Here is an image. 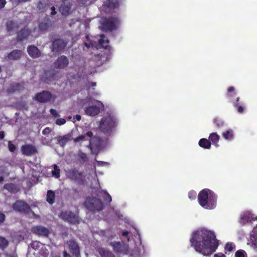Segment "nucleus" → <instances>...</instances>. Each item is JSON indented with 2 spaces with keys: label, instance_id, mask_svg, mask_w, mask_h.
Here are the masks:
<instances>
[{
  "label": "nucleus",
  "instance_id": "nucleus-35",
  "mask_svg": "<svg viewBox=\"0 0 257 257\" xmlns=\"http://www.w3.org/2000/svg\"><path fill=\"white\" fill-rule=\"evenodd\" d=\"M9 245V241L4 237L0 236V249L4 250Z\"/></svg>",
  "mask_w": 257,
  "mask_h": 257
},
{
  "label": "nucleus",
  "instance_id": "nucleus-51",
  "mask_svg": "<svg viewBox=\"0 0 257 257\" xmlns=\"http://www.w3.org/2000/svg\"><path fill=\"white\" fill-rule=\"evenodd\" d=\"M196 193L195 191H190L188 193V196L191 199H194L196 198Z\"/></svg>",
  "mask_w": 257,
  "mask_h": 257
},
{
  "label": "nucleus",
  "instance_id": "nucleus-40",
  "mask_svg": "<svg viewBox=\"0 0 257 257\" xmlns=\"http://www.w3.org/2000/svg\"><path fill=\"white\" fill-rule=\"evenodd\" d=\"M78 158L81 159L83 162H86L88 160V158L87 154L82 151H79L78 153Z\"/></svg>",
  "mask_w": 257,
  "mask_h": 257
},
{
  "label": "nucleus",
  "instance_id": "nucleus-12",
  "mask_svg": "<svg viewBox=\"0 0 257 257\" xmlns=\"http://www.w3.org/2000/svg\"><path fill=\"white\" fill-rule=\"evenodd\" d=\"M66 244L73 255L76 257H78L80 255V247L78 243L74 239L67 240Z\"/></svg>",
  "mask_w": 257,
  "mask_h": 257
},
{
  "label": "nucleus",
  "instance_id": "nucleus-28",
  "mask_svg": "<svg viewBox=\"0 0 257 257\" xmlns=\"http://www.w3.org/2000/svg\"><path fill=\"white\" fill-rule=\"evenodd\" d=\"M100 39L99 40V44L101 46L102 48H104L105 49H107L109 47V40L104 34H101L100 36Z\"/></svg>",
  "mask_w": 257,
  "mask_h": 257
},
{
  "label": "nucleus",
  "instance_id": "nucleus-24",
  "mask_svg": "<svg viewBox=\"0 0 257 257\" xmlns=\"http://www.w3.org/2000/svg\"><path fill=\"white\" fill-rule=\"evenodd\" d=\"M104 6L110 10L115 9L119 6V0H105Z\"/></svg>",
  "mask_w": 257,
  "mask_h": 257
},
{
  "label": "nucleus",
  "instance_id": "nucleus-3",
  "mask_svg": "<svg viewBox=\"0 0 257 257\" xmlns=\"http://www.w3.org/2000/svg\"><path fill=\"white\" fill-rule=\"evenodd\" d=\"M85 207L93 213L102 211L105 207V203L96 197H87L84 203Z\"/></svg>",
  "mask_w": 257,
  "mask_h": 257
},
{
  "label": "nucleus",
  "instance_id": "nucleus-56",
  "mask_svg": "<svg viewBox=\"0 0 257 257\" xmlns=\"http://www.w3.org/2000/svg\"><path fill=\"white\" fill-rule=\"evenodd\" d=\"M73 119L78 121H80L81 119V116L79 114L74 115Z\"/></svg>",
  "mask_w": 257,
  "mask_h": 257
},
{
  "label": "nucleus",
  "instance_id": "nucleus-19",
  "mask_svg": "<svg viewBox=\"0 0 257 257\" xmlns=\"http://www.w3.org/2000/svg\"><path fill=\"white\" fill-rule=\"evenodd\" d=\"M59 73L55 70H50L45 72L46 76V82L49 83L55 80L58 79V75Z\"/></svg>",
  "mask_w": 257,
  "mask_h": 257
},
{
  "label": "nucleus",
  "instance_id": "nucleus-13",
  "mask_svg": "<svg viewBox=\"0 0 257 257\" xmlns=\"http://www.w3.org/2000/svg\"><path fill=\"white\" fill-rule=\"evenodd\" d=\"M69 63V59L64 55H61L55 61L54 66L57 69H64Z\"/></svg>",
  "mask_w": 257,
  "mask_h": 257
},
{
  "label": "nucleus",
  "instance_id": "nucleus-39",
  "mask_svg": "<svg viewBox=\"0 0 257 257\" xmlns=\"http://www.w3.org/2000/svg\"><path fill=\"white\" fill-rule=\"evenodd\" d=\"M60 170L59 167L56 165H54V170L52 171L53 176L57 179L59 178L60 176Z\"/></svg>",
  "mask_w": 257,
  "mask_h": 257
},
{
  "label": "nucleus",
  "instance_id": "nucleus-25",
  "mask_svg": "<svg viewBox=\"0 0 257 257\" xmlns=\"http://www.w3.org/2000/svg\"><path fill=\"white\" fill-rule=\"evenodd\" d=\"M24 89V83L14 82L11 84L8 91L10 92H14L16 91L22 90Z\"/></svg>",
  "mask_w": 257,
  "mask_h": 257
},
{
  "label": "nucleus",
  "instance_id": "nucleus-57",
  "mask_svg": "<svg viewBox=\"0 0 257 257\" xmlns=\"http://www.w3.org/2000/svg\"><path fill=\"white\" fill-rule=\"evenodd\" d=\"M51 14L52 15H55L56 14V9H55V8L54 6H52L51 8Z\"/></svg>",
  "mask_w": 257,
  "mask_h": 257
},
{
  "label": "nucleus",
  "instance_id": "nucleus-53",
  "mask_svg": "<svg viewBox=\"0 0 257 257\" xmlns=\"http://www.w3.org/2000/svg\"><path fill=\"white\" fill-rule=\"evenodd\" d=\"M5 215L3 213L0 212V224L3 223L5 221Z\"/></svg>",
  "mask_w": 257,
  "mask_h": 257
},
{
  "label": "nucleus",
  "instance_id": "nucleus-60",
  "mask_svg": "<svg viewBox=\"0 0 257 257\" xmlns=\"http://www.w3.org/2000/svg\"><path fill=\"white\" fill-rule=\"evenodd\" d=\"M5 137V134L3 131L0 132V140L3 139Z\"/></svg>",
  "mask_w": 257,
  "mask_h": 257
},
{
  "label": "nucleus",
  "instance_id": "nucleus-54",
  "mask_svg": "<svg viewBox=\"0 0 257 257\" xmlns=\"http://www.w3.org/2000/svg\"><path fill=\"white\" fill-rule=\"evenodd\" d=\"M6 0H0V9L3 8L6 4Z\"/></svg>",
  "mask_w": 257,
  "mask_h": 257
},
{
  "label": "nucleus",
  "instance_id": "nucleus-17",
  "mask_svg": "<svg viewBox=\"0 0 257 257\" xmlns=\"http://www.w3.org/2000/svg\"><path fill=\"white\" fill-rule=\"evenodd\" d=\"M72 5L67 0H64L59 7V11L63 16H67L69 14Z\"/></svg>",
  "mask_w": 257,
  "mask_h": 257
},
{
  "label": "nucleus",
  "instance_id": "nucleus-50",
  "mask_svg": "<svg viewBox=\"0 0 257 257\" xmlns=\"http://www.w3.org/2000/svg\"><path fill=\"white\" fill-rule=\"evenodd\" d=\"M85 136L84 135H81L80 136H78V137L74 139V141L75 143H78L80 141H83L84 140Z\"/></svg>",
  "mask_w": 257,
  "mask_h": 257
},
{
  "label": "nucleus",
  "instance_id": "nucleus-46",
  "mask_svg": "<svg viewBox=\"0 0 257 257\" xmlns=\"http://www.w3.org/2000/svg\"><path fill=\"white\" fill-rule=\"evenodd\" d=\"M8 148L11 152H14L16 150V146L12 144L11 141L8 142Z\"/></svg>",
  "mask_w": 257,
  "mask_h": 257
},
{
  "label": "nucleus",
  "instance_id": "nucleus-34",
  "mask_svg": "<svg viewBox=\"0 0 257 257\" xmlns=\"http://www.w3.org/2000/svg\"><path fill=\"white\" fill-rule=\"evenodd\" d=\"M101 257H115V255L110 251L101 248L99 250Z\"/></svg>",
  "mask_w": 257,
  "mask_h": 257
},
{
  "label": "nucleus",
  "instance_id": "nucleus-38",
  "mask_svg": "<svg viewBox=\"0 0 257 257\" xmlns=\"http://www.w3.org/2000/svg\"><path fill=\"white\" fill-rule=\"evenodd\" d=\"M86 135L89 138H90V139L89 140V146L91 148H94V146L93 145V141L94 140H97V138L96 137H93V133L91 131L87 132L86 134Z\"/></svg>",
  "mask_w": 257,
  "mask_h": 257
},
{
  "label": "nucleus",
  "instance_id": "nucleus-20",
  "mask_svg": "<svg viewBox=\"0 0 257 257\" xmlns=\"http://www.w3.org/2000/svg\"><path fill=\"white\" fill-rule=\"evenodd\" d=\"M31 34V31L26 28L22 29L18 34L17 40L18 41L21 42L25 39H27Z\"/></svg>",
  "mask_w": 257,
  "mask_h": 257
},
{
  "label": "nucleus",
  "instance_id": "nucleus-37",
  "mask_svg": "<svg viewBox=\"0 0 257 257\" xmlns=\"http://www.w3.org/2000/svg\"><path fill=\"white\" fill-rule=\"evenodd\" d=\"M239 97H236L235 101L233 103V106L237 109L238 112L242 113L244 111V108L242 106L239 104Z\"/></svg>",
  "mask_w": 257,
  "mask_h": 257
},
{
  "label": "nucleus",
  "instance_id": "nucleus-9",
  "mask_svg": "<svg viewBox=\"0 0 257 257\" xmlns=\"http://www.w3.org/2000/svg\"><path fill=\"white\" fill-rule=\"evenodd\" d=\"M36 100L41 103H46L53 100V97L52 93L46 90H43L41 92L37 93L35 96Z\"/></svg>",
  "mask_w": 257,
  "mask_h": 257
},
{
  "label": "nucleus",
  "instance_id": "nucleus-63",
  "mask_svg": "<svg viewBox=\"0 0 257 257\" xmlns=\"http://www.w3.org/2000/svg\"><path fill=\"white\" fill-rule=\"evenodd\" d=\"M96 83H95V82H91V86H92V87H95V86H96Z\"/></svg>",
  "mask_w": 257,
  "mask_h": 257
},
{
  "label": "nucleus",
  "instance_id": "nucleus-22",
  "mask_svg": "<svg viewBox=\"0 0 257 257\" xmlns=\"http://www.w3.org/2000/svg\"><path fill=\"white\" fill-rule=\"evenodd\" d=\"M85 112L87 115L93 116L99 113L100 108L96 105H91L86 107Z\"/></svg>",
  "mask_w": 257,
  "mask_h": 257
},
{
  "label": "nucleus",
  "instance_id": "nucleus-42",
  "mask_svg": "<svg viewBox=\"0 0 257 257\" xmlns=\"http://www.w3.org/2000/svg\"><path fill=\"white\" fill-rule=\"evenodd\" d=\"M68 140V138L66 136L59 137L57 139V141L62 146H64Z\"/></svg>",
  "mask_w": 257,
  "mask_h": 257
},
{
  "label": "nucleus",
  "instance_id": "nucleus-31",
  "mask_svg": "<svg viewBox=\"0 0 257 257\" xmlns=\"http://www.w3.org/2000/svg\"><path fill=\"white\" fill-rule=\"evenodd\" d=\"M213 122L217 129H221L226 126L225 122L218 117L214 118Z\"/></svg>",
  "mask_w": 257,
  "mask_h": 257
},
{
  "label": "nucleus",
  "instance_id": "nucleus-18",
  "mask_svg": "<svg viewBox=\"0 0 257 257\" xmlns=\"http://www.w3.org/2000/svg\"><path fill=\"white\" fill-rule=\"evenodd\" d=\"M27 52L28 54L33 58H37L41 56V52L34 45H29L27 48Z\"/></svg>",
  "mask_w": 257,
  "mask_h": 257
},
{
  "label": "nucleus",
  "instance_id": "nucleus-33",
  "mask_svg": "<svg viewBox=\"0 0 257 257\" xmlns=\"http://www.w3.org/2000/svg\"><path fill=\"white\" fill-rule=\"evenodd\" d=\"M199 145L201 148L206 149H209L211 148V143L208 140L203 138L199 140Z\"/></svg>",
  "mask_w": 257,
  "mask_h": 257
},
{
  "label": "nucleus",
  "instance_id": "nucleus-16",
  "mask_svg": "<svg viewBox=\"0 0 257 257\" xmlns=\"http://www.w3.org/2000/svg\"><path fill=\"white\" fill-rule=\"evenodd\" d=\"M21 151L23 154L27 156H32L37 153L36 147L29 144L23 145L22 147Z\"/></svg>",
  "mask_w": 257,
  "mask_h": 257
},
{
  "label": "nucleus",
  "instance_id": "nucleus-6",
  "mask_svg": "<svg viewBox=\"0 0 257 257\" xmlns=\"http://www.w3.org/2000/svg\"><path fill=\"white\" fill-rule=\"evenodd\" d=\"M66 176L71 181L76 182L81 185L84 182V176L82 172H79L76 168H71L66 171Z\"/></svg>",
  "mask_w": 257,
  "mask_h": 257
},
{
  "label": "nucleus",
  "instance_id": "nucleus-26",
  "mask_svg": "<svg viewBox=\"0 0 257 257\" xmlns=\"http://www.w3.org/2000/svg\"><path fill=\"white\" fill-rule=\"evenodd\" d=\"M101 197L103 198L106 205L109 204L112 201L111 197L109 194L104 190H101L99 192Z\"/></svg>",
  "mask_w": 257,
  "mask_h": 257
},
{
  "label": "nucleus",
  "instance_id": "nucleus-61",
  "mask_svg": "<svg viewBox=\"0 0 257 257\" xmlns=\"http://www.w3.org/2000/svg\"><path fill=\"white\" fill-rule=\"evenodd\" d=\"M63 257H69V254L66 251L64 250L63 252Z\"/></svg>",
  "mask_w": 257,
  "mask_h": 257
},
{
  "label": "nucleus",
  "instance_id": "nucleus-64",
  "mask_svg": "<svg viewBox=\"0 0 257 257\" xmlns=\"http://www.w3.org/2000/svg\"><path fill=\"white\" fill-rule=\"evenodd\" d=\"M84 45L87 48H89L90 47V45L89 44L86 43H84Z\"/></svg>",
  "mask_w": 257,
  "mask_h": 257
},
{
  "label": "nucleus",
  "instance_id": "nucleus-14",
  "mask_svg": "<svg viewBox=\"0 0 257 257\" xmlns=\"http://www.w3.org/2000/svg\"><path fill=\"white\" fill-rule=\"evenodd\" d=\"M255 220H257V216H255L249 211H246L241 214L239 222L240 224L244 225L247 222H251Z\"/></svg>",
  "mask_w": 257,
  "mask_h": 257
},
{
  "label": "nucleus",
  "instance_id": "nucleus-58",
  "mask_svg": "<svg viewBox=\"0 0 257 257\" xmlns=\"http://www.w3.org/2000/svg\"><path fill=\"white\" fill-rule=\"evenodd\" d=\"M234 90V88L233 87H232V86L229 87L228 88V90H227L228 94H227V95L228 96H229V93L231 92H233Z\"/></svg>",
  "mask_w": 257,
  "mask_h": 257
},
{
  "label": "nucleus",
  "instance_id": "nucleus-52",
  "mask_svg": "<svg viewBox=\"0 0 257 257\" xmlns=\"http://www.w3.org/2000/svg\"><path fill=\"white\" fill-rule=\"evenodd\" d=\"M129 232L128 231H122L121 234L123 236L127 238V240H130V236L128 235Z\"/></svg>",
  "mask_w": 257,
  "mask_h": 257
},
{
  "label": "nucleus",
  "instance_id": "nucleus-29",
  "mask_svg": "<svg viewBox=\"0 0 257 257\" xmlns=\"http://www.w3.org/2000/svg\"><path fill=\"white\" fill-rule=\"evenodd\" d=\"M55 194L54 191L49 190L47 191L46 195V200L51 205H52L55 202Z\"/></svg>",
  "mask_w": 257,
  "mask_h": 257
},
{
  "label": "nucleus",
  "instance_id": "nucleus-55",
  "mask_svg": "<svg viewBox=\"0 0 257 257\" xmlns=\"http://www.w3.org/2000/svg\"><path fill=\"white\" fill-rule=\"evenodd\" d=\"M214 257H226V256L224 254L219 252V253H215L214 255Z\"/></svg>",
  "mask_w": 257,
  "mask_h": 257
},
{
  "label": "nucleus",
  "instance_id": "nucleus-1",
  "mask_svg": "<svg viewBox=\"0 0 257 257\" xmlns=\"http://www.w3.org/2000/svg\"><path fill=\"white\" fill-rule=\"evenodd\" d=\"M191 246L204 256H209L217 249L219 243L214 231L202 229L194 232L190 239Z\"/></svg>",
  "mask_w": 257,
  "mask_h": 257
},
{
  "label": "nucleus",
  "instance_id": "nucleus-2",
  "mask_svg": "<svg viewBox=\"0 0 257 257\" xmlns=\"http://www.w3.org/2000/svg\"><path fill=\"white\" fill-rule=\"evenodd\" d=\"M198 200L199 204L206 209L215 208L217 203V195L211 190L204 189L198 194Z\"/></svg>",
  "mask_w": 257,
  "mask_h": 257
},
{
  "label": "nucleus",
  "instance_id": "nucleus-30",
  "mask_svg": "<svg viewBox=\"0 0 257 257\" xmlns=\"http://www.w3.org/2000/svg\"><path fill=\"white\" fill-rule=\"evenodd\" d=\"M6 28L8 32L11 33L18 29V26L13 21H9L7 22Z\"/></svg>",
  "mask_w": 257,
  "mask_h": 257
},
{
  "label": "nucleus",
  "instance_id": "nucleus-47",
  "mask_svg": "<svg viewBox=\"0 0 257 257\" xmlns=\"http://www.w3.org/2000/svg\"><path fill=\"white\" fill-rule=\"evenodd\" d=\"M225 250L227 251H231L233 250V246L232 243H226L225 245Z\"/></svg>",
  "mask_w": 257,
  "mask_h": 257
},
{
  "label": "nucleus",
  "instance_id": "nucleus-36",
  "mask_svg": "<svg viewBox=\"0 0 257 257\" xmlns=\"http://www.w3.org/2000/svg\"><path fill=\"white\" fill-rule=\"evenodd\" d=\"M222 137L226 140L232 139L233 137V131L231 129H229L222 134Z\"/></svg>",
  "mask_w": 257,
  "mask_h": 257
},
{
  "label": "nucleus",
  "instance_id": "nucleus-48",
  "mask_svg": "<svg viewBox=\"0 0 257 257\" xmlns=\"http://www.w3.org/2000/svg\"><path fill=\"white\" fill-rule=\"evenodd\" d=\"M55 123L58 125H61L66 123V120L63 118H57L56 120Z\"/></svg>",
  "mask_w": 257,
  "mask_h": 257
},
{
  "label": "nucleus",
  "instance_id": "nucleus-23",
  "mask_svg": "<svg viewBox=\"0 0 257 257\" xmlns=\"http://www.w3.org/2000/svg\"><path fill=\"white\" fill-rule=\"evenodd\" d=\"M4 188L8 190L11 193L16 194L18 193L20 189L18 186L14 183H6L4 186Z\"/></svg>",
  "mask_w": 257,
  "mask_h": 257
},
{
  "label": "nucleus",
  "instance_id": "nucleus-59",
  "mask_svg": "<svg viewBox=\"0 0 257 257\" xmlns=\"http://www.w3.org/2000/svg\"><path fill=\"white\" fill-rule=\"evenodd\" d=\"M79 4H85L89 0H77Z\"/></svg>",
  "mask_w": 257,
  "mask_h": 257
},
{
  "label": "nucleus",
  "instance_id": "nucleus-32",
  "mask_svg": "<svg viewBox=\"0 0 257 257\" xmlns=\"http://www.w3.org/2000/svg\"><path fill=\"white\" fill-rule=\"evenodd\" d=\"M49 27L50 21L48 19L43 20L39 24V28L42 31L47 30Z\"/></svg>",
  "mask_w": 257,
  "mask_h": 257
},
{
  "label": "nucleus",
  "instance_id": "nucleus-8",
  "mask_svg": "<svg viewBox=\"0 0 257 257\" xmlns=\"http://www.w3.org/2000/svg\"><path fill=\"white\" fill-rule=\"evenodd\" d=\"M60 217L63 220L71 223L76 224L79 222L78 216L71 211H62L60 213Z\"/></svg>",
  "mask_w": 257,
  "mask_h": 257
},
{
  "label": "nucleus",
  "instance_id": "nucleus-4",
  "mask_svg": "<svg viewBox=\"0 0 257 257\" xmlns=\"http://www.w3.org/2000/svg\"><path fill=\"white\" fill-rule=\"evenodd\" d=\"M116 125V120L115 118L110 115L103 117L102 118L100 122L99 128L104 134L106 135H110L113 129Z\"/></svg>",
  "mask_w": 257,
  "mask_h": 257
},
{
  "label": "nucleus",
  "instance_id": "nucleus-49",
  "mask_svg": "<svg viewBox=\"0 0 257 257\" xmlns=\"http://www.w3.org/2000/svg\"><path fill=\"white\" fill-rule=\"evenodd\" d=\"M50 112L55 117H57L60 116V114L54 109H50Z\"/></svg>",
  "mask_w": 257,
  "mask_h": 257
},
{
  "label": "nucleus",
  "instance_id": "nucleus-7",
  "mask_svg": "<svg viewBox=\"0 0 257 257\" xmlns=\"http://www.w3.org/2000/svg\"><path fill=\"white\" fill-rule=\"evenodd\" d=\"M110 245L112 247L115 253H119L124 255L127 254L129 252V246L127 244L120 241L111 242Z\"/></svg>",
  "mask_w": 257,
  "mask_h": 257
},
{
  "label": "nucleus",
  "instance_id": "nucleus-11",
  "mask_svg": "<svg viewBox=\"0 0 257 257\" xmlns=\"http://www.w3.org/2000/svg\"><path fill=\"white\" fill-rule=\"evenodd\" d=\"M66 44L67 43L62 39H55L52 44V51L56 53L60 52L64 50L66 46Z\"/></svg>",
  "mask_w": 257,
  "mask_h": 257
},
{
  "label": "nucleus",
  "instance_id": "nucleus-15",
  "mask_svg": "<svg viewBox=\"0 0 257 257\" xmlns=\"http://www.w3.org/2000/svg\"><path fill=\"white\" fill-rule=\"evenodd\" d=\"M32 231L39 236L48 237L50 233L49 230L45 226L37 225L32 228Z\"/></svg>",
  "mask_w": 257,
  "mask_h": 257
},
{
  "label": "nucleus",
  "instance_id": "nucleus-41",
  "mask_svg": "<svg viewBox=\"0 0 257 257\" xmlns=\"http://www.w3.org/2000/svg\"><path fill=\"white\" fill-rule=\"evenodd\" d=\"M43 245L42 243H41L40 241L37 240L33 241L31 243V247L34 249H38L40 247H42V246Z\"/></svg>",
  "mask_w": 257,
  "mask_h": 257
},
{
  "label": "nucleus",
  "instance_id": "nucleus-43",
  "mask_svg": "<svg viewBox=\"0 0 257 257\" xmlns=\"http://www.w3.org/2000/svg\"><path fill=\"white\" fill-rule=\"evenodd\" d=\"M235 257H247V254L244 250L239 249L235 252Z\"/></svg>",
  "mask_w": 257,
  "mask_h": 257
},
{
  "label": "nucleus",
  "instance_id": "nucleus-5",
  "mask_svg": "<svg viewBox=\"0 0 257 257\" xmlns=\"http://www.w3.org/2000/svg\"><path fill=\"white\" fill-rule=\"evenodd\" d=\"M119 22V20L117 17L102 18L101 21L102 30L105 32H111L116 30Z\"/></svg>",
  "mask_w": 257,
  "mask_h": 257
},
{
  "label": "nucleus",
  "instance_id": "nucleus-27",
  "mask_svg": "<svg viewBox=\"0 0 257 257\" xmlns=\"http://www.w3.org/2000/svg\"><path fill=\"white\" fill-rule=\"evenodd\" d=\"M220 137L217 135L216 133H211L209 137V141L210 142L211 144L215 145L216 147H218V143L219 142Z\"/></svg>",
  "mask_w": 257,
  "mask_h": 257
},
{
  "label": "nucleus",
  "instance_id": "nucleus-10",
  "mask_svg": "<svg viewBox=\"0 0 257 257\" xmlns=\"http://www.w3.org/2000/svg\"><path fill=\"white\" fill-rule=\"evenodd\" d=\"M13 208L15 211L24 213H29L31 210L29 204L21 200L17 201L13 204Z\"/></svg>",
  "mask_w": 257,
  "mask_h": 257
},
{
  "label": "nucleus",
  "instance_id": "nucleus-44",
  "mask_svg": "<svg viewBox=\"0 0 257 257\" xmlns=\"http://www.w3.org/2000/svg\"><path fill=\"white\" fill-rule=\"evenodd\" d=\"M37 7L40 10H45L47 9V6L45 1H40L38 4Z\"/></svg>",
  "mask_w": 257,
  "mask_h": 257
},
{
  "label": "nucleus",
  "instance_id": "nucleus-45",
  "mask_svg": "<svg viewBox=\"0 0 257 257\" xmlns=\"http://www.w3.org/2000/svg\"><path fill=\"white\" fill-rule=\"evenodd\" d=\"M40 254L44 257H47L49 254V251L46 249L45 246L44 247L42 246Z\"/></svg>",
  "mask_w": 257,
  "mask_h": 257
},
{
  "label": "nucleus",
  "instance_id": "nucleus-21",
  "mask_svg": "<svg viewBox=\"0 0 257 257\" xmlns=\"http://www.w3.org/2000/svg\"><path fill=\"white\" fill-rule=\"evenodd\" d=\"M23 52L20 50H14L8 54L7 58L9 60H18L22 56Z\"/></svg>",
  "mask_w": 257,
  "mask_h": 257
},
{
  "label": "nucleus",
  "instance_id": "nucleus-62",
  "mask_svg": "<svg viewBox=\"0 0 257 257\" xmlns=\"http://www.w3.org/2000/svg\"><path fill=\"white\" fill-rule=\"evenodd\" d=\"M4 181V177L3 176H1L0 177V183L3 182Z\"/></svg>",
  "mask_w": 257,
  "mask_h": 257
}]
</instances>
